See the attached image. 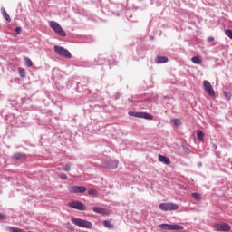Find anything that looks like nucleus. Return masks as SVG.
Wrapping results in <instances>:
<instances>
[{"label": "nucleus", "instance_id": "f257e3e1", "mask_svg": "<svg viewBox=\"0 0 232 232\" xmlns=\"http://www.w3.org/2000/svg\"><path fill=\"white\" fill-rule=\"evenodd\" d=\"M50 28L55 32V34H58V35H61V37H66V32L63 29L61 24L55 21H51L49 23Z\"/></svg>", "mask_w": 232, "mask_h": 232}, {"label": "nucleus", "instance_id": "f03ea898", "mask_svg": "<svg viewBox=\"0 0 232 232\" xmlns=\"http://www.w3.org/2000/svg\"><path fill=\"white\" fill-rule=\"evenodd\" d=\"M71 222L78 227H84L85 229H92V222L81 218H72Z\"/></svg>", "mask_w": 232, "mask_h": 232}, {"label": "nucleus", "instance_id": "7ed1b4c3", "mask_svg": "<svg viewBox=\"0 0 232 232\" xmlns=\"http://www.w3.org/2000/svg\"><path fill=\"white\" fill-rule=\"evenodd\" d=\"M160 228H161L163 231H182L184 227L177 224H160Z\"/></svg>", "mask_w": 232, "mask_h": 232}, {"label": "nucleus", "instance_id": "20e7f679", "mask_svg": "<svg viewBox=\"0 0 232 232\" xmlns=\"http://www.w3.org/2000/svg\"><path fill=\"white\" fill-rule=\"evenodd\" d=\"M54 52L55 53H57V55H60L61 57H65L66 59H72V53H69V51L67 49H64L63 47L55 45Z\"/></svg>", "mask_w": 232, "mask_h": 232}, {"label": "nucleus", "instance_id": "39448f33", "mask_svg": "<svg viewBox=\"0 0 232 232\" xmlns=\"http://www.w3.org/2000/svg\"><path fill=\"white\" fill-rule=\"evenodd\" d=\"M159 208L161 211H177L179 205L175 203H160Z\"/></svg>", "mask_w": 232, "mask_h": 232}, {"label": "nucleus", "instance_id": "423d86ee", "mask_svg": "<svg viewBox=\"0 0 232 232\" xmlns=\"http://www.w3.org/2000/svg\"><path fill=\"white\" fill-rule=\"evenodd\" d=\"M203 88L209 97H215V89H213V85L208 80L203 81Z\"/></svg>", "mask_w": 232, "mask_h": 232}, {"label": "nucleus", "instance_id": "0eeeda50", "mask_svg": "<svg viewBox=\"0 0 232 232\" xmlns=\"http://www.w3.org/2000/svg\"><path fill=\"white\" fill-rule=\"evenodd\" d=\"M214 229L216 231H231V226L227 223H217L214 225Z\"/></svg>", "mask_w": 232, "mask_h": 232}, {"label": "nucleus", "instance_id": "6e6552de", "mask_svg": "<svg viewBox=\"0 0 232 232\" xmlns=\"http://www.w3.org/2000/svg\"><path fill=\"white\" fill-rule=\"evenodd\" d=\"M69 207L72 208V209H79L80 211H85L86 210V206H84L83 203H81L79 201L70 202Z\"/></svg>", "mask_w": 232, "mask_h": 232}, {"label": "nucleus", "instance_id": "1a4fd4ad", "mask_svg": "<svg viewBox=\"0 0 232 232\" xmlns=\"http://www.w3.org/2000/svg\"><path fill=\"white\" fill-rule=\"evenodd\" d=\"M129 115H132V117H138V119H148L149 121L153 119V116L146 112H129Z\"/></svg>", "mask_w": 232, "mask_h": 232}, {"label": "nucleus", "instance_id": "9d476101", "mask_svg": "<svg viewBox=\"0 0 232 232\" xmlns=\"http://www.w3.org/2000/svg\"><path fill=\"white\" fill-rule=\"evenodd\" d=\"M70 193H85L86 187L83 186H72L69 188Z\"/></svg>", "mask_w": 232, "mask_h": 232}, {"label": "nucleus", "instance_id": "9b49d317", "mask_svg": "<svg viewBox=\"0 0 232 232\" xmlns=\"http://www.w3.org/2000/svg\"><path fill=\"white\" fill-rule=\"evenodd\" d=\"M92 211L94 213H98L99 215H106V216L111 215V213L110 210H106V208H102L101 207H93Z\"/></svg>", "mask_w": 232, "mask_h": 232}, {"label": "nucleus", "instance_id": "f8f14e48", "mask_svg": "<svg viewBox=\"0 0 232 232\" xmlns=\"http://www.w3.org/2000/svg\"><path fill=\"white\" fill-rule=\"evenodd\" d=\"M158 160L160 162H163V164H167L168 166L171 164V160L166 156L159 155Z\"/></svg>", "mask_w": 232, "mask_h": 232}, {"label": "nucleus", "instance_id": "ddd939ff", "mask_svg": "<svg viewBox=\"0 0 232 232\" xmlns=\"http://www.w3.org/2000/svg\"><path fill=\"white\" fill-rule=\"evenodd\" d=\"M156 63L157 64H164V63H168V57L157 56Z\"/></svg>", "mask_w": 232, "mask_h": 232}, {"label": "nucleus", "instance_id": "4468645a", "mask_svg": "<svg viewBox=\"0 0 232 232\" xmlns=\"http://www.w3.org/2000/svg\"><path fill=\"white\" fill-rule=\"evenodd\" d=\"M2 15L5 19V21H7L8 23L12 21V19L10 18V14H8V13L6 12V9L5 8H2Z\"/></svg>", "mask_w": 232, "mask_h": 232}, {"label": "nucleus", "instance_id": "2eb2a0df", "mask_svg": "<svg viewBox=\"0 0 232 232\" xmlns=\"http://www.w3.org/2000/svg\"><path fill=\"white\" fill-rule=\"evenodd\" d=\"M14 159H16V160H26V154H24V153H16L14 155Z\"/></svg>", "mask_w": 232, "mask_h": 232}, {"label": "nucleus", "instance_id": "dca6fc26", "mask_svg": "<svg viewBox=\"0 0 232 232\" xmlns=\"http://www.w3.org/2000/svg\"><path fill=\"white\" fill-rule=\"evenodd\" d=\"M191 61L194 64H202V58L200 56H194L191 58Z\"/></svg>", "mask_w": 232, "mask_h": 232}, {"label": "nucleus", "instance_id": "f3484780", "mask_svg": "<svg viewBox=\"0 0 232 232\" xmlns=\"http://www.w3.org/2000/svg\"><path fill=\"white\" fill-rule=\"evenodd\" d=\"M197 137H198V140H200L202 142V140H204V138L206 137V135L204 134V132L202 130H197Z\"/></svg>", "mask_w": 232, "mask_h": 232}, {"label": "nucleus", "instance_id": "a211bd4d", "mask_svg": "<svg viewBox=\"0 0 232 232\" xmlns=\"http://www.w3.org/2000/svg\"><path fill=\"white\" fill-rule=\"evenodd\" d=\"M103 226L108 229H113V224H111L109 220H104Z\"/></svg>", "mask_w": 232, "mask_h": 232}, {"label": "nucleus", "instance_id": "6ab92c4d", "mask_svg": "<svg viewBox=\"0 0 232 232\" xmlns=\"http://www.w3.org/2000/svg\"><path fill=\"white\" fill-rule=\"evenodd\" d=\"M191 197L193 198H195V200H201L202 199V195H200V193L194 192V193L191 194Z\"/></svg>", "mask_w": 232, "mask_h": 232}, {"label": "nucleus", "instance_id": "aec40b11", "mask_svg": "<svg viewBox=\"0 0 232 232\" xmlns=\"http://www.w3.org/2000/svg\"><path fill=\"white\" fill-rule=\"evenodd\" d=\"M24 63L28 68H32V66L34 64V63H32V60H30V58H28V57L24 58Z\"/></svg>", "mask_w": 232, "mask_h": 232}, {"label": "nucleus", "instance_id": "412c9836", "mask_svg": "<svg viewBox=\"0 0 232 232\" xmlns=\"http://www.w3.org/2000/svg\"><path fill=\"white\" fill-rule=\"evenodd\" d=\"M19 75H20V77L24 79V77H26V71H24V69H23V68H20L19 69Z\"/></svg>", "mask_w": 232, "mask_h": 232}, {"label": "nucleus", "instance_id": "4be33fe9", "mask_svg": "<svg viewBox=\"0 0 232 232\" xmlns=\"http://www.w3.org/2000/svg\"><path fill=\"white\" fill-rule=\"evenodd\" d=\"M88 195H92L93 197H97V189H95V188L89 189Z\"/></svg>", "mask_w": 232, "mask_h": 232}, {"label": "nucleus", "instance_id": "5701e85b", "mask_svg": "<svg viewBox=\"0 0 232 232\" xmlns=\"http://www.w3.org/2000/svg\"><path fill=\"white\" fill-rule=\"evenodd\" d=\"M10 232H23V229L21 228H15L14 227H9Z\"/></svg>", "mask_w": 232, "mask_h": 232}, {"label": "nucleus", "instance_id": "b1692460", "mask_svg": "<svg viewBox=\"0 0 232 232\" xmlns=\"http://www.w3.org/2000/svg\"><path fill=\"white\" fill-rule=\"evenodd\" d=\"M174 126H180L181 122H180V120L179 119H175L172 121Z\"/></svg>", "mask_w": 232, "mask_h": 232}, {"label": "nucleus", "instance_id": "393cba45", "mask_svg": "<svg viewBox=\"0 0 232 232\" xmlns=\"http://www.w3.org/2000/svg\"><path fill=\"white\" fill-rule=\"evenodd\" d=\"M231 92H226L225 93V97H226V99H227V101H231Z\"/></svg>", "mask_w": 232, "mask_h": 232}, {"label": "nucleus", "instance_id": "a878e982", "mask_svg": "<svg viewBox=\"0 0 232 232\" xmlns=\"http://www.w3.org/2000/svg\"><path fill=\"white\" fill-rule=\"evenodd\" d=\"M60 179H62V180H66V179H68V176H66V174L64 173H61L59 175Z\"/></svg>", "mask_w": 232, "mask_h": 232}, {"label": "nucleus", "instance_id": "bb28decb", "mask_svg": "<svg viewBox=\"0 0 232 232\" xmlns=\"http://www.w3.org/2000/svg\"><path fill=\"white\" fill-rule=\"evenodd\" d=\"M117 166H119V163H118L117 161H114V162H113V165H110L109 168H110L111 169H113V168H117Z\"/></svg>", "mask_w": 232, "mask_h": 232}, {"label": "nucleus", "instance_id": "cd10ccee", "mask_svg": "<svg viewBox=\"0 0 232 232\" xmlns=\"http://www.w3.org/2000/svg\"><path fill=\"white\" fill-rule=\"evenodd\" d=\"M72 169V167L70 165H66L63 169V171H70Z\"/></svg>", "mask_w": 232, "mask_h": 232}, {"label": "nucleus", "instance_id": "c85d7f7f", "mask_svg": "<svg viewBox=\"0 0 232 232\" xmlns=\"http://www.w3.org/2000/svg\"><path fill=\"white\" fill-rule=\"evenodd\" d=\"M213 41H215V38H214V37H208V43H213Z\"/></svg>", "mask_w": 232, "mask_h": 232}, {"label": "nucleus", "instance_id": "c756f323", "mask_svg": "<svg viewBox=\"0 0 232 232\" xmlns=\"http://www.w3.org/2000/svg\"><path fill=\"white\" fill-rule=\"evenodd\" d=\"M15 32H16V34H21V27H16L15 28Z\"/></svg>", "mask_w": 232, "mask_h": 232}, {"label": "nucleus", "instance_id": "7c9ffc66", "mask_svg": "<svg viewBox=\"0 0 232 232\" xmlns=\"http://www.w3.org/2000/svg\"><path fill=\"white\" fill-rule=\"evenodd\" d=\"M5 215L3 213H0V220H5Z\"/></svg>", "mask_w": 232, "mask_h": 232}]
</instances>
